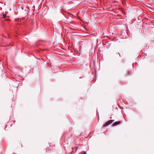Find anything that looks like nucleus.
Returning <instances> with one entry per match:
<instances>
[{"mask_svg": "<svg viewBox=\"0 0 154 154\" xmlns=\"http://www.w3.org/2000/svg\"><path fill=\"white\" fill-rule=\"evenodd\" d=\"M114 121V120H111L108 121L107 122H106L104 125L103 127H105L107 126L108 125L110 124H111L112 122H113Z\"/></svg>", "mask_w": 154, "mask_h": 154, "instance_id": "f257e3e1", "label": "nucleus"}, {"mask_svg": "<svg viewBox=\"0 0 154 154\" xmlns=\"http://www.w3.org/2000/svg\"><path fill=\"white\" fill-rule=\"evenodd\" d=\"M121 123V122L120 121H118V122H114L112 125V126H116V125L119 124H120V123Z\"/></svg>", "mask_w": 154, "mask_h": 154, "instance_id": "f03ea898", "label": "nucleus"}, {"mask_svg": "<svg viewBox=\"0 0 154 154\" xmlns=\"http://www.w3.org/2000/svg\"><path fill=\"white\" fill-rule=\"evenodd\" d=\"M81 154H87V153L83 151L81 152Z\"/></svg>", "mask_w": 154, "mask_h": 154, "instance_id": "7ed1b4c3", "label": "nucleus"}, {"mask_svg": "<svg viewBox=\"0 0 154 154\" xmlns=\"http://www.w3.org/2000/svg\"><path fill=\"white\" fill-rule=\"evenodd\" d=\"M84 49V47H82L81 46V48H80V49L82 51V50H83Z\"/></svg>", "mask_w": 154, "mask_h": 154, "instance_id": "20e7f679", "label": "nucleus"}, {"mask_svg": "<svg viewBox=\"0 0 154 154\" xmlns=\"http://www.w3.org/2000/svg\"><path fill=\"white\" fill-rule=\"evenodd\" d=\"M116 54L118 56H119V57L120 56V54H119V53H117Z\"/></svg>", "mask_w": 154, "mask_h": 154, "instance_id": "39448f33", "label": "nucleus"}, {"mask_svg": "<svg viewBox=\"0 0 154 154\" xmlns=\"http://www.w3.org/2000/svg\"><path fill=\"white\" fill-rule=\"evenodd\" d=\"M5 15H3V17H5Z\"/></svg>", "mask_w": 154, "mask_h": 154, "instance_id": "423d86ee", "label": "nucleus"}, {"mask_svg": "<svg viewBox=\"0 0 154 154\" xmlns=\"http://www.w3.org/2000/svg\"><path fill=\"white\" fill-rule=\"evenodd\" d=\"M76 148V150H77V148Z\"/></svg>", "mask_w": 154, "mask_h": 154, "instance_id": "0eeeda50", "label": "nucleus"}]
</instances>
